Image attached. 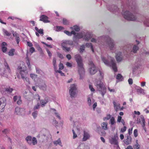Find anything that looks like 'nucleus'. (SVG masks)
<instances>
[{
    "label": "nucleus",
    "mask_w": 149,
    "mask_h": 149,
    "mask_svg": "<svg viewBox=\"0 0 149 149\" xmlns=\"http://www.w3.org/2000/svg\"><path fill=\"white\" fill-rule=\"evenodd\" d=\"M74 58L77 63L78 72L79 75V79H82L85 77V71L81 57L80 55L77 54L74 56Z\"/></svg>",
    "instance_id": "nucleus-1"
},
{
    "label": "nucleus",
    "mask_w": 149,
    "mask_h": 149,
    "mask_svg": "<svg viewBox=\"0 0 149 149\" xmlns=\"http://www.w3.org/2000/svg\"><path fill=\"white\" fill-rule=\"evenodd\" d=\"M101 58L102 60L105 64L111 67L114 72L117 71L116 64L113 58L110 57L107 59L103 56H101Z\"/></svg>",
    "instance_id": "nucleus-2"
},
{
    "label": "nucleus",
    "mask_w": 149,
    "mask_h": 149,
    "mask_svg": "<svg viewBox=\"0 0 149 149\" xmlns=\"http://www.w3.org/2000/svg\"><path fill=\"white\" fill-rule=\"evenodd\" d=\"M122 15L124 17L128 20L134 21L136 19V15L128 11H123Z\"/></svg>",
    "instance_id": "nucleus-3"
},
{
    "label": "nucleus",
    "mask_w": 149,
    "mask_h": 149,
    "mask_svg": "<svg viewBox=\"0 0 149 149\" xmlns=\"http://www.w3.org/2000/svg\"><path fill=\"white\" fill-rule=\"evenodd\" d=\"M103 38L110 49L113 50L115 46L114 40L108 36H104Z\"/></svg>",
    "instance_id": "nucleus-4"
},
{
    "label": "nucleus",
    "mask_w": 149,
    "mask_h": 149,
    "mask_svg": "<svg viewBox=\"0 0 149 149\" xmlns=\"http://www.w3.org/2000/svg\"><path fill=\"white\" fill-rule=\"evenodd\" d=\"M89 65V71L91 75L95 74L97 71V70L95 64L92 61H89L88 63Z\"/></svg>",
    "instance_id": "nucleus-5"
},
{
    "label": "nucleus",
    "mask_w": 149,
    "mask_h": 149,
    "mask_svg": "<svg viewBox=\"0 0 149 149\" xmlns=\"http://www.w3.org/2000/svg\"><path fill=\"white\" fill-rule=\"evenodd\" d=\"M6 104L5 98L2 97L0 99V112H3L5 109V107Z\"/></svg>",
    "instance_id": "nucleus-6"
},
{
    "label": "nucleus",
    "mask_w": 149,
    "mask_h": 149,
    "mask_svg": "<svg viewBox=\"0 0 149 149\" xmlns=\"http://www.w3.org/2000/svg\"><path fill=\"white\" fill-rule=\"evenodd\" d=\"M95 86H96L98 90L102 91V90H105L106 88L102 82L101 81H96Z\"/></svg>",
    "instance_id": "nucleus-7"
},
{
    "label": "nucleus",
    "mask_w": 149,
    "mask_h": 149,
    "mask_svg": "<svg viewBox=\"0 0 149 149\" xmlns=\"http://www.w3.org/2000/svg\"><path fill=\"white\" fill-rule=\"evenodd\" d=\"M83 37V32L77 33L74 36L72 39L73 41L75 43L78 41L79 39Z\"/></svg>",
    "instance_id": "nucleus-8"
},
{
    "label": "nucleus",
    "mask_w": 149,
    "mask_h": 149,
    "mask_svg": "<svg viewBox=\"0 0 149 149\" xmlns=\"http://www.w3.org/2000/svg\"><path fill=\"white\" fill-rule=\"evenodd\" d=\"M18 72H19L22 79H24L26 76L27 72L26 70L20 66H18L17 68Z\"/></svg>",
    "instance_id": "nucleus-9"
},
{
    "label": "nucleus",
    "mask_w": 149,
    "mask_h": 149,
    "mask_svg": "<svg viewBox=\"0 0 149 149\" xmlns=\"http://www.w3.org/2000/svg\"><path fill=\"white\" fill-rule=\"evenodd\" d=\"M15 113L17 115H22L24 113L25 109L23 108L16 107L15 109Z\"/></svg>",
    "instance_id": "nucleus-10"
},
{
    "label": "nucleus",
    "mask_w": 149,
    "mask_h": 149,
    "mask_svg": "<svg viewBox=\"0 0 149 149\" xmlns=\"http://www.w3.org/2000/svg\"><path fill=\"white\" fill-rule=\"evenodd\" d=\"M73 41L70 40H65L62 41L61 44V46H67V45H73Z\"/></svg>",
    "instance_id": "nucleus-11"
},
{
    "label": "nucleus",
    "mask_w": 149,
    "mask_h": 149,
    "mask_svg": "<svg viewBox=\"0 0 149 149\" xmlns=\"http://www.w3.org/2000/svg\"><path fill=\"white\" fill-rule=\"evenodd\" d=\"M38 139L40 141H43L46 138V135L42 133V132H40L37 136Z\"/></svg>",
    "instance_id": "nucleus-12"
},
{
    "label": "nucleus",
    "mask_w": 149,
    "mask_h": 149,
    "mask_svg": "<svg viewBox=\"0 0 149 149\" xmlns=\"http://www.w3.org/2000/svg\"><path fill=\"white\" fill-rule=\"evenodd\" d=\"M138 121H139V123L141 124L143 128V129L146 131V129L145 127V120L143 116H141L140 118L139 119V120H138Z\"/></svg>",
    "instance_id": "nucleus-13"
},
{
    "label": "nucleus",
    "mask_w": 149,
    "mask_h": 149,
    "mask_svg": "<svg viewBox=\"0 0 149 149\" xmlns=\"http://www.w3.org/2000/svg\"><path fill=\"white\" fill-rule=\"evenodd\" d=\"M117 140L115 137H113L109 139V141L111 144L117 145L118 144Z\"/></svg>",
    "instance_id": "nucleus-14"
},
{
    "label": "nucleus",
    "mask_w": 149,
    "mask_h": 149,
    "mask_svg": "<svg viewBox=\"0 0 149 149\" xmlns=\"http://www.w3.org/2000/svg\"><path fill=\"white\" fill-rule=\"evenodd\" d=\"M94 102V100L92 98V95L88 96L87 98V104L89 106H91L92 103Z\"/></svg>",
    "instance_id": "nucleus-15"
},
{
    "label": "nucleus",
    "mask_w": 149,
    "mask_h": 149,
    "mask_svg": "<svg viewBox=\"0 0 149 149\" xmlns=\"http://www.w3.org/2000/svg\"><path fill=\"white\" fill-rule=\"evenodd\" d=\"M127 138L125 139L124 141V143L126 145H128L131 144L132 142V138L130 135L127 136Z\"/></svg>",
    "instance_id": "nucleus-16"
},
{
    "label": "nucleus",
    "mask_w": 149,
    "mask_h": 149,
    "mask_svg": "<svg viewBox=\"0 0 149 149\" xmlns=\"http://www.w3.org/2000/svg\"><path fill=\"white\" fill-rule=\"evenodd\" d=\"M48 17L45 15H41L40 17V21H42L44 23H48L50 22L48 19Z\"/></svg>",
    "instance_id": "nucleus-17"
},
{
    "label": "nucleus",
    "mask_w": 149,
    "mask_h": 149,
    "mask_svg": "<svg viewBox=\"0 0 149 149\" xmlns=\"http://www.w3.org/2000/svg\"><path fill=\"white\" fill-rule=\"evenodd\" d=\"M116 58L117 61L118 62H120L122 60V53L121 52H119L116 54Z\"/></svg>",
    "instance_id": "nucleus-18"
},
{
    "label": "nucleus",
    "mask_w": 149,
    "mask_h": 149,
    "mask_svg": "<svg viewBox=\"0 0 149 149\" xmlns=\"http://www.w3.org/2000/svg\"><path fill=\"white\" fill-rule=\"evenodd\" d=\"M90 137V135L88 133L85 131H84V134L82 140L85 141L88 139Z\"/></svg>",
    "instance_id": "nucleus-19"
},
{
    "label": "nucleus",
    "mask_w": 149,
    "mask_h": 149,
    "mask_svg": "<svg viewBox=\"0 0 149 149\" xmlns=\"http://www.w3.org/2000/svg\"><path fill=\"white\" fill-rule=\"evenodd\" d=\"M113 103L114 106V108L116 111H117L119 110L120 106V104L119 103H116L114 101L113 102Z\"/></svg>",
    "instance_id": "nucleus-20"
},
{
    "label": "nucleus",
    "mask_w": 149,
    "mask_h": 149,
    "mask_svg": "<svg viewBox=\"0 0 149 149\" xmlns=\"http://www.w3.org/2000/svg\"><path fill=\"white\" fill-rule=\"evenodd\" d=\"M70 90V93H75V91L76 90V88L74 84H72L71 85Z\"/></svg>",
    "instance_id": "nucleus-21"
},
{
    "label": "nucleus",
    "mask_w": 149,
    "mask_h": 149,
    "mask_svg": "<svg viewBox=\"0 0 149 149\" xmlns=\"http://www.w3.org/2000/svg\"><path fill=\"white\" fill-rule=\"evenodd\" d=\"M4 65L5 67V68L7 70V72H6L7 74L10 73L11 70L9 68V66L8 65V63L6 61H5L4 63ZM6 73V72L3 73V74Z\"/></svg>",
    "instance_id": "nucleus-22"
},
{
    "label": "nucleus",
    "mask_w": 149,
    "mask_h": 149,
    "mask_svg": "<svg viewBox=\"0 0 149 149\" xmlns=\"http://www.w3.org/2000/svg\"><path fill=\"white\" fill-rule=\"evenodd\" d=\"M13 36L15 38L16 40L17 44H18L20 40L19 35L16 32L13 33Z\"/></svg>",
    "instance_id": "nucleus-23"
},
{
    "label": "nucleus",
    "mask_w": 149,
    "mask_h": 149,
    "mask_svg": "<svg viewBox=\"0 0 149 149\" xmlns=\"http://www.w3.org/2000/svg\"><path fill=\"white\" fill-rule=\"evenodd\" d=\"M53 143L55 146H57V145H59L61 146H62V145L61 141L60 139H58L57 140L54 141L53 142Z\"/></svg>",
    "instance_id": "nucleus-24"
},
{
    "label": "nucleus",
    "mask_w": 149,
    "mask_h": 149,
    "mask_svg": "<svg viewBox=\"0 0 149 149\" xmlns=\"http://www.w3.org/2000/svg\"><path fill=\"white\" fill-rule=\"evenodd\" d=\"M84 39L86 40H88L91 37V34L89 33H87L86 34H83Z\"/></svg>",
    "instance_id": "nucleus-25"
},
{
    "label": "nucleus",
    "mask_w": 149,
    "mask_h": 149,
    "mask_svg": "<svg viewBox=\"0 0 149 149\" xmlns=\"http://www.w3.org/2000/svg\"><path fill=\"white\" fill-rule=\"evenodd\" d=\"M6 45V43L5 42H3L2 44V50L3 52H5L7 51V48L5 47Z\"/></svg>",
    "instance_id": "nucleus-26"
},
{
    "label": "nucleus",
    "mask_w": 149,
    "mask_h": 149,
    "mask_svg": "<svg viewBox=\"0 0 149 149\" xmlns=\"http://www.w3.org/2000/svg\"><path fill=\"white\" fill-rule=\"evenodd\" d=\"M32 139L31 136H29L26 138V140L29 144L31 145L32 144Z\"/></svg>",
    "instance_id": "nucleus-27"
},
{
    "label": "nucleus",
    "mask_w": 149,
    "mask_h": 149,
    "mask_svg": "<svg viewBox=\"0 0 149 149\" xmlns=\"http://www.w3.org/2000/svg\"><path fill=\"white\" fill-rule=\"evenodd\" d=\"M109 9L111 11L113 12L114 11H116L117 10V7L115 5H112L111 7L110 8H109Z\"/></svg>",
    "instance_id": "nucleus-28"
},
{
    "label": "nucleus",
    "mask_w": 149,
    "mask_h": 149,
    "mask_svg": "<svg viewBox=\"0 0 149 149\" xmlns=\"http://www.w3.org/2000/svg\"><path fill=\"white\" fill-rule=\"evenodd\" d=\"M70 28L71 29L74 30L77 32L79 31L80 29V27L77 25L74 26L73 27H71Z\"/></svg>",
    "instance_id": "nucleus-29"
},
{
    "label": "nucleus",
    "mask_w": 149,
    "mask_h": 149,
    "mask_svg": "<svg viewBox=\"0 0 149 149\" xmlns=\"http://www.w3.org/2000/svg\"><path fill=\"white\" fill-rule=\"evenodd\" d=\"M101 125L103 129L104 130H107V122H104L102 123Z\"/></svg>",
    "instance_id": "nucleus-30"
},
{
    "label": "nucleus",
    "mask_w": 149,
    "mask_h": 149,
    "mask_svg": "<svg viewBox=\"0 0 149 149\" xmlns=\"http://www.w3.org/2000/svg\"><path fill=\"white\" fill-rule=\"evenodd\" d=\"M52 63L54 70L57 69V65L56 64V59L55 58H53Z\"/></svg>",
    "instance_id": "nucleus-31"
},
{
    "label": "nucleus",
    "mask_w": 149,
    "mask_h": 149,
    "mask_svg": "<svg viewBox=\"0 0 149 149\" xmlns=\"http://www.w3.org/2000/svg\"><path fill=\"white\" fill-rule=\"evenodd\" d=\"M144 25L148 27H149V18H146L143 22Z\"/></svg>",
    "instance_id": "nucleus-32"
},
{
    "label": "nucleus",
    "mask_w": 149,
    "mask_h": 149,
    "mask_svg": "<svg viewBox=\"0 0 149 149\" xmlns=\"http://www.w3.org/2000/svg\"><path fill=\"white\" fill-rule=\"evenodd\" d=\"M139 49V48L138 46L136 45H134L133 48V52L134 53H136L137 51Z\"/></svg>",
    "instance_id": "nucleus-33"
},
{
    "label": "nucleus",
    "mask_w": 149,
    "mask_h": 149,
    "mask_svg": "<svg viewBox=\"0 0 149 149\" xmlns=\"http://www.w3.org/2000/svg\"><path fill=\"white\" fill-rule=\"evenodd\" d=\"M35 29L40 34H43V29H39L37 27H35Z\"/></svg>",
    "instance_id": "nucleus-34"
},
{
    "label": "nucleus",
    "mask_w": 149,
    "mask_h": 149,
    "mask_svg": "<svg viewBox=\"0 0 149 149\" xmlns=\"http://www.w3.org/2000/svg\"><path fill=\"white\" fill-rule=\"evenodd\" d=\"M48 100L47 99H46L45 100H41L40 103L42 107L45 106V104L48 102Z\"/></svg>",
    "instance_id": "nucleus-35"
},
{
    "label": "nucleus",
    "mask_w": 149,
    "mask_h": 149,
    "mask_svg": "<svg viewBox=\"0 0 149 149\" xmlns=\"http://www.w3.org/2000/svg\"><path fill=\"white\" fill-rule=\"evenodd\" d=\"M116 78L117 79L119 80L120 81H122L123 79V78L122 75L120 74H118L116 77Z\"/></svg>",
    "instance_id": "nucleus-36"
},
{
    "label": "nucleus",
    "mask_w": 149,
    "mask_h": 149,
    "mask_svg": "<svg viewBox=\"0 0 149 149\" xmlns=\"http://www.w3.org/2000/svg\"><path fill=\"white\" fill-rule=\"evenodd\" d=\"M99 74L98 76H99V79H102L103 78V77L104 76V74L100 70H99Z\"/></svg>",
    "instance_id": "nucleus-37"
},
{
    "label": "nucleus",
    "mask_w": 149,
    "mask_h": 149,
    "mask_svg": "<svg viewBox=\"0 0 149 149\" xmlns=\"http://www.w3.org/2000/svg\"><path fill=\"white\" fill-rule=\"evenodd\" d=\"M137 141H138L137 140L136 144L133 146V148L134 149H139L140 148V146L139 144Z\"/></svg>",
    "instance_id": "nucleus-38"
},
{
    "label": "nucleus",
    "mask_w": 149,
    "mask_h": 149,
    "mask_svg": "<svg viewBox=\"0 0 149 149\" xmlns=\"http://www.w3.org/2000/svg\"><path fill=\"white\" fill-rule=\"evenodd\" d=\"M63 49L66 52H68L70 50V47H67L66 46H62Z\"/></svg>",
    "instance_id": "nucleus-39"
},
{
    "label": "nucleus",
    "mask_w": 149,
    "mask_h": 149,
    "mask_svg": "<svg viewBox=\"0 0 149 149\" xmlns=\"http://www.w3.org/2000/svg\"><path fill=\"white\" fill-rule=\"evenodd\" d=\"M85 45L88 47H89L90 46L93 52H94V50L93 48V46L92 45V44L91 43H86V44Z\"/></svg>",
    "instance_id": "nucleus-40"
},
{
    "label": "nucleus",
    "mask_w": 149,
    "mask_h": 149,
    "mask_svg": "<svg viewBox=\"0 0 149 149\" xmlns=\"http://www.w3.org/2000/svg\"><path fill=\"white\" fill-rule=\"evenodd\" d=\"M85 46L84 45L81 46L79 48L80 52V53L83 52L85 50Z\"/></svg>",
    "instance_id": "nucleus-41"
},
{
    "label": "nucleus",
    "mask_w": 149,
    "mask_h": 149,
    "mask_svg": "<svg viewBox=\"0 0 149 149\" xmlns=\"http://www.w3.org/2000/svg\"><path fill=\"white\" fill-rule=\"evenodd\" d=\"M52 110L54 112V114H55V115L60 120L61 117L60 116V115L58 113H57L56 112V109H52Z\"/></svg>",
    "instance_id": "nucleus-42"
},
{
    "label": "nucleus",
    "mask_w": 149,
    "mask_h": 149,
    "mask_svg": "<svg viewBox=\"0 0 149 149\" xmlns=\"http://www.w3.org/2000/svg\"><path fill=\"white\" fill-rule=\"evenodd\" d=\"M32 115L34 119H36L38 115V111H35L32 113Z\"/></svg>",
    "instance_id": "nucleus-43"
},
{
    "label": "nucleus",
    "mask_w": 149,
    "mask_h": 149,
    "mask_svg": "<svg viewBox=\"0 0 149 149\" xmlns=\"http://www.w3.org/2000/svg\"><path fill=\"white\" fill-rule=\"evenodd\" d=\"M15 52V49H12L10 50L8 53V54L10 56H13L14 55V52Z\"/></svg>",
    "instance_id": "nucleus-44"
},
{
    "label": "nucleus",
    "mask_w": 149,
    "mask_h": 149,
    "mask_svg": "<svg viewBox=\"0 0 149 149\" xmlns=\"http://www.w3.org/2000/svg\"><path fill=\"white\" fill-rule=\"evenodd\" d=\"M36 70L37 73L40 74L41 75H42L43 74V73L42 71L41 70L39 69L38 68H36Z\"/></svg>",
    "instance_id": "nucleus-45"
},
{
    "label": "nucleus",
    "mask_w": 149,
    "mask_h": 149,
    "mask_svg": "<svg viewBox=\"0 0 149 149\" xmlns=\"http://www.w3.org/2000/svg\"><path fill=\"white\" fill-rule=\"evenodd\" d=\"M32 140V143L33 145H35L37 143V141L35 137L33 138Z\"/></svg>",
    "instance_id": "nucleus-46"
},
{
    "label": "nucleus",
    "mask_w": 149,
    "mask_h": 149,
    "mask_svg": "<svg viewBox=\"0 0 149 149\" xmlns=\"http://www.w3.org/2000/svg\"><path fill=\"white\" fill-rule=\"evenodd\" d=\"M110 121L111 125H113L115 123V119L113 117H112L111 118Z\"/></svg>",
    "instance_id": "nucleus-47"
},
{
    "label": "nucleus",
    "mask_w": 149,
    "mask_h": 149,
    "mask_svg": "<svg viewBox=\"0 0 149 149\" xmlns=\"http://www.w3.org/2000/svg\"><path fill=\"white\" fill-rule=\"evenodd\" d=\"M61 70H57V69H56V70H55V72L56 73L58 72V73H59L61 74V75L62 76H65L64 73H63Z\"/></svg>",
    "instance_id": "nucleus-48"
},
{
    "label": "nucleus",
    "mask_w": 149,
    "mask_h": 149,
    "mask_svg": "<svg viewBox=\"0 0 149 149\" xmlns=\"http://www.w3.org/2000/svg\"><path fill=\"white\" fill-rule=\"evenodd\" d=\"M76 96L75 94H68L67 97H70L71 98H74Z\"/></svg>",
    "instance_id": "nucleus-49"
},
{
    "label": "nucleus",
    "mask_w": 149,
    "mask_h": 149,
    "mask_svg": "<svg viewBox=\"0 0 149 149\" xmlns=\"http://www.w3.org/2000/svg\"><path fill=\"white\" fill-rule=\"evenodd\" d=\"M59 70H61L64 69V66L62 63H60L59 65Z\"/></svg>",
    "instance_id": "nucleus-50"
},
{
    "label": "nucleus",
    "mask_w": 149,
    "mask_h": 149,
    "mask_svg": "<svg viewBox=\"0 0 149 149\" xmlns=\"http://www.w3.org/2000/svg\"><path fill=\"white\" fill-rule=\"evenodd\" d=\"M137 92L140 93H142L144 92V90L141 88H139L137 90Z\"/></svg>",
    "instance_id": "nucleus-51"
},
{
    "label": "nucleus",
    "mask_w": 149,
    "mask_h": 149,
    "mask_svg": "<svg viewBox=\"0 0 149 149\" xmlns=\"http://www.w3.org/2000/svg\"><path fill=\"white\" fill-rule=\"evenodd\" d=\"M63 24L64 25H67L69 24L68 21L65 19L63 18Z\"/></svg>",
    "instance_id": "nucleus-52"
},
{
    "label": "nucleus",
    "mask_w": 149,
    "mask_h": 149,
    "mask_svg": "<svg viewBox=\"0 0 149 149\" xmlns=\"http://www.w3.org/2000/svg\"><path fill=\"white\" fill-rule=\"evenodd\" d=\"M13 90V89L12 88H11L10 87L7 88L6 89V91L8 92L11 93L12 92Z\"/></svg>",
    "instance_id": "nucleus-53"
},
{
    "label": "nucleus",
    "mask_w": 149,
    "mask_h": 149,
    "mask_svg": "<svg viewBox=\"0 0 149 149\" xmlns=\"http://www.w3.org/2000/svg\"><path fill=\"white\" fill-rule=\"evenodd\" d=\"M2 132L3 134H6L8 133L9 131L7 129H6L2 130Z\"/></svg>",
    "instance_id": "nucleus-54"
},
{
    "label": "nucleus",
    "mask_w": 149,
    "mask_h": 149,
    "mask_svg": "<svg viewBox=\"0 0 149 149\" xmlns=\"http://www.w3.org/2000/svg\"><path fill=\"white\" fill-rule=\"evenodd\" d=\"M40 107V105L39 103H38L37 104L35 105L33 108L34 110H35L36 109H38Z\"/></svg>",
    "instance_id": "nucleus-55"
},
{
    "label": "nucleus",
    "mask_w": 149,
    "mask_h": 149,
    "mask_svg": "<svg viewBox=\"0 0 149 149\" xmlns=\"http://www.w3.org/2000/svg\"><path fill=\"white\" fill-rule=\"evenodd\" d=\"M3 31L7 36H10L11 34L9 32H8L5 29H3Z\"/></svg>",
    "instance_id": "nucleus-56"
},
{
    "label": "nucleus",
    "mask_w": 149,
    "mask_h": 149,
    "mask_svg": "<svg viewBox=\"0 0 149 149\" xmlns=\"http://www.w3.org/2000/svg\"><path fill=\"white\" fill-rule=\"evenodd\" d=\"M35 46H36V47L38 51L40 52L42 51L41 48H40V46L38 44H36Z\"/></svg>",
    "instance_id": "nucleus-57"
},
{
    "label": "nucleus",
    "mask_w": 149,
    "mask_h": 149,
    "mask_svg": "<svg viewBox=\"0 0 149 149\" xmlns=\"http://www.w3.org/2000/svg\"><path fill=\"white\" fill-rule=\"evenodd\" d=\"M21 97L20 96H15L14 97L13 100L15 102L17 100H18L19 99V98H20Z\"/></svg>",
    "instance_id": "nucleus-58"
},
{
    "label": "nucleus",
    "mask_w": 149,
    "mask_h": 149,
    "mask_svg": "<svg viewBox=\"0 0 149 149\" xmlns=\"http://www.w3.org/2000/svg\"><path fill=\"white\" fill-rule=\"evenodd\" d=\"M134 134L135 137H136L138 136L137 130L135 129L134 131Z\"/></svg>",
    "instance_id": "nucleus-59"
},
{
    "label": "nucleus",
    "mask_w": 149,
    "mask_h": 149,
    "mask_svg": "<svg viewBox=\"0 0 149 149\" xmlns=\"http://www.w3.org/2000/svg\"><path fill=\"white\" fill-rule=\"evenodd\" d=\"M89 88L91 92H94L95 91L94 89L93 88V86L91 85H89Z\"/></svg>",
    "instance_id": "nucleus-60"
},
{
    "label": "nucleus",
    "mask_w": 149,
    "mask_h": 149,
    "mask_svg": "<svg viewBox=\"0 0 149 149\" xmlns=\"http://www.w3.org/2000/svg\"><path fill=\"white\" fill-rule=\"evenodd\" d=\"M46 50L49 56V57L51 58L52 56V54L50 52V51H49L48 49H46Z\"/></svg>",
    "instance_id": "nucleus-61"
},
{
    "label": "nucleus",
    "mask_w": 149,
    "mask_h": 149,
    "mask_svg": "<svg viewBox=\"0 0 149 149\" xmlns=\"http://www.w3.org/2000/svg\"><path fill=\"white\" fill-rule=\"evenodd\" d=\"M66 65L68 67L72 68V64L71 63L68 62H67L66 63Z\"/></svg>",
    "instance_id": "nucleus-62"
},
{
    "label": "nucleus",
    "mask_w": 149,
    "mask_h": 149,
    "mask_svg": "<svg viewBox=\"0 0 149 149\" xmlns=\"http://www.w3.org/2000/svg\"><path fill=\"white\" fill-rule=\"evenodd\" d=\"M22 103V101L21 99V97L19 98V99L17 101V104L18 105H20Z\"/></svg>",
    "instance_id": "nucleus-63"
},
{
    "label": "nucleus",
    "mask_w": 149,
    "mask_h": 149,
    "mask_svg": "<svg viewBox=\"0 0 149 149\" xmlns=\"http://www.w3.org/2000/svg\"><path fill=\"white\" fill-rule=\"evenodd\" d=\"M57 55L58 57L61 59H63L64 58L63 55L59 53H57Z\"/></svg>",
    "instance_id": "nucleus-64"
}]
</instances>
